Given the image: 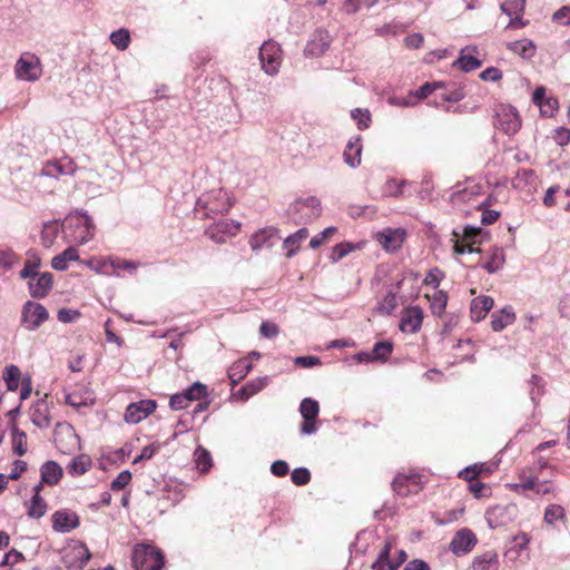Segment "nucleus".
<instances>
[{"label":"nucleus","mask_w":570,"mask_h":570,"mask_svg":"<svg viewBox=\"0 0 570 570\" xmlns=\"http://www.w3.org/2000/svg\"><path fill=\"white\" fill-rule=\"evenodd\" d=\"M199 189H204L196 199L194 208L195 216L199 219L215 218L226 214L233 206L232 199L226 189L216 184L212 178L199 175L194 176Z\"/></svg>","instance_id":"1"},{"label":"nucleus","mask_w":570,"mask_h":570,"mask_svg":"<svg viewBox=\"0 0 570 570\" xmlns=\"http://www.w3.org/2000/svg\"><path fill=\"white\" fill-rule=\"evenodd\" d=\"M65 238L77 245H83L95 236L96 226L86 213L70 214L65 219Z\"/></svg>","instance_id":"2"},{"label":"nucleus","mask_w":570,"mask_h":570,"mask_svg":"<svg viewBox=\"0 0 570 570\" xmlns=\"http://www.w3.org/2000/svg\"><path fill=\"white\" fill-rule=\"evenodd\" d=\"M131 564L135 570H161L165 566V554L154 543H137L131 550Z\"/></svg>","instance_id":"3"},{"label":"nucleus","mask_w":570,"mask_h":570,"mask_svg":"<svg viewBox=\"0 0 570 570\" xmlns=\"http://www.w3.org/2000/svg\"><path fill=\"white\" fill-rule=\"evenodd\" d=\"M494 127L507 135H514L521 128V117L511 105H499L494 114Z\"/></svg>","instance_id":"4"},{"label":"nucleus","mask_w":570,"mask_h":570,"mask_svg":"<svg viewBox=\"0 0 570 570\" xmlns=\"http://www.w3.org/2000/svg\"><path fill=\"white\" fill-rule=\"evenodd\" d=\"M14 73L18 79L26 81H36L42 75L40 59L30 52L21 55L14 67Z\"/></svg>","instance_id":"5"},{"label":"nucleus","mask_w":570,"mask_h":570,"mask_svg":"<svg viewBox=\"0 0 570 570\" xmlns=\"http://www.w3.org/2000/svg\"><path fill=\"white\" fill-rule=\"evenodd\" d=\"M259 59L262 68L267 75H276L282 62V50L279 46L273 41L264 42L259 48Z\"/></svg>","instance_id":"6"},{"label":"nucleus","mask_w":570,"mask_h":570,"mask_svg":"<svg viewBox=\"0 0 570 570\" xmlns=\"http://www.w3.org/2000/svg\"><path fill=\"white\" fill-rule=\"evenodd\" d=\"M48 318L49 313L43 305L32 301L24 303L21 312V323L27 330H37Z\"/></svg>","instance_id":"7"},{"label":"nucleus","mask_w":570,"mask_h":570,"mask_svg":"<svg viewBox=\"0 0 570 570\" xmlns=\"http://www.w3.org/2000/svg\"><path fill=\"white\" fill-rule=\"evenodd\" d=\"M299 413L304 419V422L301 424V433L304 435H311L317 431L316 417L320 413L318 402L306 397L301 402Z\"/></svg>","instance_id":"8"},{"label":"nucleus","mask_w":570,"mask_h":570,"mask_svg":"<svg viewBox=\"0 0 570 570\" xmlns=\"http://www.w3.org/2000/svg\"><path fill=\"white\" fill-rule=\"evenodd\" d=\"M240 228V223L233 219H223L206 229V235L217 244L227 242L235 236Z\"/></svg>","instance_id":"9"},{"label":"nucleus","mask_w":570,"mask_h":570,"mask_svg":"<svg viewBox=\"0 0 570 570\" xmlns=\"http://www.w3.org/2000/svg\"><path fill=\"white\" fill-rule=\"evenodd\" d=\"M77 165L70 157H63L57 160H48L43 164L40 175L58 178L60 176L73 175Z\"/></svg>","instance_id":"10"},{"label":"nucleus","mask_w":570,"mask_h":570,"mask_svg":"<svg viewBox=\"0 0 570 570\" xmlns=\"http://www.w3.org/2000/svg\"><path fill=\"white\" fill-rule=\"evenodd\" d=\"M374 238L386 252H395L401 248L405 239V230L403 228H385L377 232Z\"/></svg>","instance_id":"11"},{"label":"nucleus","mask_w":570,"mask_h":570,"mask_svg":"<svg viewBox=\"0 0 570 570\" xmlns=\"http://www.w3.org/2000/svg\"><path fill=\"white\" fill-rule=\"evenodd\" d=\"M156 410V402L153 400H141L130 403L125 412V421L129 424H137Z\"/></svg>","instance_id":"12"},{"label":"nucleus","mask_w":570,"mask_h":570,"mask_svg":"<svg viewBox=\"0 0 570 570\" xmlns=\"http://www.w3.org/2000/svg\"><path fill=\"white\" fill-rule=\"evenodd\" d=\"M423 322V309L420 306H409L402 312L400 330L404 333H416Z\"/></svg>","instance_id":"13"},{"label":"nucleus","mask_w":570,"mask_h":570,"mask_svg":"<svg viewBox=\"0 0 570 570\" xmlns=\"http://www.w3.org/2000/svg\"><path fill=\"white\" fill-rule=\"evenodd\" d=\"M476 544V538L474 533L469 529H462L453 537L450 548L451 551L456 554L468 553Z\"/></svg>","instance_id":"14"},{"label":"nucleus","mask_w":570,"mask_h":570,"mask_svg":"<svg viewBox=\"0 0 570 570\" xmlns=\"http://www.w3.org/2000/svg\"><path fill=\"white\" fill-rule=\"evenodd\" d=\"M79 525V517L69 510H59L52 514V528L59 532H70Z\"/></svg>","instance_id":"15"},{"label":"nucleus","mask_w":570,"mask_h":570,"mask_svg":"<svg viewBox=\"0 0 570 570\" xmlns=\"http://www.w3.org/2000/svg\"><path fill=\"white\" fill-rule=\"evenodd\" d=\"M478 55V47L466 46L461 49L459 58L453 62V67H458L465 72L475 70L481 67V61L476 57Z\"/></svg>","instance_id":"16"},{"label":"nucleus","mask_w":570,"mask_h":570,"mask_svg":"<svg viewBox=\"0 0 570 570\" xmlns=\"http://www.w3.org/2000/svg\"><path fill=\"white\" fill-rule=\"evenodd\" d=\"M36 277L37 278L33 277L28 283L30 295L33 298L46 297L49 294L50 289L52 288V284H53L52 274L49 272H46V273L37 275Z\"/></svg>","instance_id":"17"},{"label":"nucleus","mask_w":570,"mask_h":570,"mask_svg":"<svg viewBox=\"0 0 570 570\" xmlns=\"http://www.w3.org/2000/svg\"><path fill=\"white\" fill-rule=\"evenodd\" d=\"M485 520L491 529L507 525L511 521L510 509L497 505L485 512Z\"/></svg>","instance_id":"18"},{"label":"nucleus","mask_w":570,"mask_h":570,"mask_svg":"<svg viewBox=\"0 0 570 570\" xmlns=\"http://www.w3.org/2000/svg\"><path fill=\"white\" fill-rule=\"evenodd\" d=\"M207 386L200 382L194 383L189 389H187L183 394H180V400L186 399L188 401H200L197 404L198 411H202L207 407Z\"/></svg>","instance_id":"19"},{"label":"nucleus","mask_w":570,"mask_h":570,"mask_svg":"<svg viewBox=\"0 0 570 570\" xmlns=\"http://www.w3.org/2000/svg\"><path fill=\"white\" fill-rule=\"evenodd\" d=\"M482 465L474 464L473 466L466 468L464 471L460 472V476L470 481L469 489L474 494L475 498H481L485 495L488 491V487L479 481H473L476 475L480 473Z\"/></svg>","instance_id":"20"},{"label":"nucleus","mask_w":570,"mask_h":570,"mask_svg":"<svg viewBox=\"0 0 570 570\" xmlns=\"http://www.w3.org/2000/svg\"><path fill=\"white\" fill-rule=\"evenodd\" d=\"M332 38L327 31H317L314 38L306 45L305 53L321 56L330 47Z\"/></svg>","instance_id":"21"},{"label":"nucleus","mask_w":570,"mask_h":570,"mask_svg":"<svg viewBox=\"0 0 570 570\" xmlns=\"http://www.w3.org/2000/svg\"><path fill=\"white\" fill-rule=\"evenodd\" d=\"M71 558L69 567L82 568L90 559L91 554L86 544L78 542L70 547L65 554V559Z\"/></svg>","instance_id":"22"},{"label":"nucleus","mask_w":570,"mask_h":570,"mask_svg":"<svg viewBox=\"0 0 570 570\" xmlns=\"http://www.w3.org/2000/svg\"><path fill=\"white\" fill-rule=\"evenodd\" d=\"M62 468L55 461H47L40 469L41 481L39 484L56 485L62 478Z\"/></svg>","instance_id":"23"},{"label":"nucleus","mask_w":570,"mask_h":570,"mask_svg":"<svg viewBox=\"0 0 570 570\" xmlns=\"http://www.w3.org/2000/svg\"><path fill=\"white\" fill-rule=\"evenodd\" d=\"M493 298L490 296H479L471 302L470 313L474 322L483 320L493 307Z\"/></svg>","instance_id":"24"},{"label":"nucleus","mask_w":570,"mask_h":570,"mask_svg":"<svg viewBox=\"0 0 570 570\" xmlns=\"http://www.w3.org/2000/svg\"><path fill=\"white\" fill-rule=\"evenodd\" d=\"M515 321V313L511 306H505L491 316V327L494 332H500Z\"/></svg>","instance_id":"25"},{"label":"nucleus","mask_w":570,"mask_h":570,"mask_svg":"<svg viewBox=\"0 0 570 570\" xmlns=\"http://www.w3.org/2000/svg\"><path fill=\"white\" fill-rule=\"evenodd\" d=\"M92 468V460L88 454H79L75 456L67 465V472L71 476H80Z\"/></svg>","instance_id":"26"},{"label":"nucleus","mask_w":570,"mask_h":570,"mask_svg":"<svg viewBox=\"0 0 570 570\" xmlns=\"http://www.w3.org/2000/svg\"><path fill=\"white\" fill-rule=\"evenodd\" d=\"M41 484H37L33 488V497L30 500L28 505V515L33 519H39L43 517L47 512V502L40 495Z\"/></svg>","instance_id":"27"},{"label":"nucleus","mask_w":570,"mask_h":570,"mask_svg":"<svg viewBox=\"0 0 570 570\" xmlns=\"http://www.w3.org/2000/svg\"><path fill=\"white\" fill-rule=\"evenodd\" d=\"M277 228L265 227L254 233L249 239V245L253 250H259L268 245V242L277 235Z\"/></svg>","instance_id":"28"},{"label":"nucleus","mask_w":570,"mask_h":570,"mask_svg":"<svg viewBox=\"0 0 570 570\" xmlns=\"http://www.w3.org/2000/svg\"><path fill=\"white\" fill-rule=\"evenodd\" d=\"M362 145L361 139L350 140L344 150V161L352 168H356L361 164Z\"/></svg>","instance_id":"29"},{"label":"nucleus","mask_w":570,"mask_h":570,"mask_svg":"<svg viewBox=\"0 0 570 570\" xmlns=\"http://www.w3.org/2000/svg\"><path fill=\"white\" fill-rule=\"evenodd\" d=\"M268 376L256 377L249 382H247L242 389L238 390L237 396L242 400L246 401L250 396L261 392L268 384Z\"/></svg>","instance_id":"30"},{"label":"nucleus","mask_w":570,"mask_h":570,"mask_svg":"<svg viewBox=\"0 0 570 570\" xmlns=\"http://www.w3.org/2000/svg\"><path fill=\"white\" fill-rule=\"evenodd\" d=\"M393 547V541L387 540L384 548L381 550L376 561L372 564L373 570H396L397 563L390 559V553Z\"/></svg>","instance_id":"31"},{"label":"nucleus","mask_w":570,"mask_h":570,"mask_svg":"<svg viewBox=\"0 0 570 570\" xmlns=\"http://www.w3.org/2000/svg\"><path fill=\"white\" fill-rule=\"evenodd\" d=\"M473 570H498L499 569V557L494 551H487L481 556L475 557Z\"/></svg>","instance_id":"32"},{"label":"nucleus","mask_w":570,"mask_h":570,"mask_svg":"<svg viewBox=\"0 0 570 570\" xmlns=\"http://www.w3.org/2000/svg\"><path fill=\"white\" fill-rule=\"evenodd\" d=\"M308 237V229L301 228L296 233L289 235L285 238L283 243L284 249L287 250V257H292L298 250L302 242H304Z\"/></svg>","instance_id":"33"},{"label":"nucleus","mask_w":570,"mask_h":570,"mask_svg":"<svg viewBox=\"0 0 570 570\" xmlns=\"http://www.w3.org/2000/svg\"><path fill=\"white\" fill-rule=\"evenodd\" d=\"M78 259V250L73 246H69L61 254L52 258L51 266L57 271H66L69 262H76Z\"/></svg>","instance_id":"34"},{"label":"nucleus","mask_w":570,"mask_h":570,"mask_svg":"<svg viewBox=\"0 0 570 570\" xmlns=\"http://www.w3.org/2000/svg\"><path fill=\"white\" fill-rule=\"evenodd\" d=\"M508 48L524 59H531L535 55V45L530 39H522L510 42Z\"/></svg>","instance_id":"35"},{"label":"nucleus","mask_w":570,"mask_h":570,"mask_svg":"<svg viewBox=\"0 0 570 570\" xmlns=\"http://www.w3.org/2000/svg\"><path fill=\"white\" fill-rule=\"evenodd\" d=\"M31 420L38 428H47L50 424L48 405L46 402H38L31 410Z\"/></svg>","instance_id":"36"},{"label":"nucleus","mask_w":570,"mask_h":570,"mask_svg":"<svg viewBox=\"0 0 570 570\" xmlns=\"http://www.w3.org/2000/svg\"><path fill=\"white\" fill-rule=\"evenodd\" d=\"M252 364L246 360L242 358L235 362L228 372V376L232 383L235 385L242 381L250 371Z\"/></svg>","instance_id":"37"},{"label":"nucleus","mask_w":570,"mask_h":570,"mask_svg":"<svg viewBox=\"0 0 570 570\" xmlns=\"http://www.w3.org/2000/svg\"><path fill=\"white\" fill-rule=\"evenodd\" d=\"M59 233L60 226L57 220L43 224V228L41 230V244L47 248L51 247Z\"/></svg>","instance_id":"38"},{"label":"nucleus","mask_w":570,"mask_h":570,"mask_svg":"<svg viewBox=\"0 0 570 570\" xmlns=\"http://www.w3.org/2000/svg\"><path fill=\"white\" fill-rule=\"evenodd\" d=\"M425 297L431 303V311L434 315L441 316L448 304V296L443 291L434 292L432 295L426 294Z\"/></svg>","instance_id":"39"},{"label":"nucleus","mask_w":570,"mask_h":570,"mask_svg":"<svg viewBox=\"0 0 570 570\" xmlns=\"http://www.w3.org/2000/svg\"><path fill=\"white\" fill-rule=\"evenodd\" d=\"M21 371L18 366L11 364L4 368L3 380L9 391H16L19 387Z\"/></svg>","instance_id":"40"},{"label":"nucleus","mask_w":570,"mask_h":570,"mask_svg":"<svg viewBox=\"0 0 570 570\" xmlns=\"http://www.w3.org/2000/svg\"><path fill=\"white\" fill-rule=\"evenodd\" d=\"M504 253L501 248H493L491 252L490 259L483 265V268L487 269L488 273L493 274L498 272L504 264Z\"/></svg>","instance_id":"41"},{"label":"nucleus","mask_w":570,"mask_h":570,"mask_svg":"<svg viewBox=\"0 0 570 570\" xmlns=\"http://www.w3.org/2000/svg\"><path fill=\"white\" fill-rule=\"evenodd\" d=\"M111 43L119 50H126L130 43V32L126 28L112 31L110 35Z\"/></svg>","instance_id":"42"},{"label":"nucleus","mask_w":570,"mask_h":570,"mask_svg":"<svg viewBox=\"0 0 570 570\" xmlns=\"http://www.w3.org/2000/svg\"><path fill=\"white\" fill-rule=\"evenodd\" d=\"M500 8L509 17L522 16L525 9V0H505Z\"/></svg>","instance_id":"43"},{"label":"nucleus","mask_w":570,"mask_h":570,"mask_svg":"<svg viewBox=\"0 0 570 570\" xmlns=\"http://www.w3.org/2000/svg\"><path fill=\"white\" fill-rule=\"evenodd\" d=\"M411 484H417V478L415 475L399 474L392 483L394 491L400 495H406L409 491L405 490V487Z\"/></svg>","instance_id":"44"},{"label":"nucleus","mask_w":570,"mask_h":570,"mask_svg":"<svg viewBox=\"0 0 570 570\" xmlns=\"http://www.w3.org/2000/svg\"><path fill=\"white\" fill-rule=\"evenodd\" d=\"M12 448L19 456L27 452V434L17 426L12 428Z\"/></svg>","instance_id":"45"},{"label":"nucleus","mask_w":570,"mask_h":570,"mask_svg":"<svg viewBox=\"0 0 570 570\" xmlns=\"http://www.w3.org/2000/svg\"><path fill=\"white\" fill-rule=\"evenodd\" d=\"M397 306L396 295L389 292L383 299L377 304L376 311L383 315H390Z\"/></svg>","instance_id":"46"},{"label":"nucleus","mask_w":570,"mask_h":570,"mask_svg":"<svg viewBox=\"0 0 570 570\" xmlns=\"http://www.w3.org/2000/svg\"><path fill=\"white\" fill-rule=\"evenodd\" d=\"M358 248V245H354L348 242H344L337 244L333 247L332 254L330 256L331 261L336 263L341 261L343 257L352 253L354 249Z\"/></svg>","instance_id":"47"},{"label":"nucleus","mask_w":570,"mask_h":570,"mask_svg":"<svg viewBox=\"0 0 570 570\" xmlns=\"http://www.w3.org/2000/svg\"><path fill=\"white\" fill-rule=\"evenodd\" d=\"M40 266V258L33 255L24 262L23 268L20 271L21 278H33L38 274V268Z\"/></svg>","instance_id":"48"},{"label":"nucleus","mask_w":570,"mask_h":570,"mask_svg":"<svg viewBox=\"0 0 570 570\" xmlns=\"http://www.w3.org/2000/svg\"><path fill=\"white\" fill-rule=\"evenodd\" d=\"M195 463L199 471L206 472L212 466V456L208 451L203 448H198L194 452Z\"/></svg>","instance_id":"49"},{"label":"nucleus","mask_w":570,"mask_h":570,"mask_svg":"<svg viewBox=\"0 0 570 570\" xmlns=\"http://www.w3.org/2000/svg\"><path fill=\"white\" fill-rule=\"evenodd\" d=\"M393 345L390 342H379L374 345L372 354L374 361H386L391 355Z\"/></svg>","instance_id":"50"},{"label":"nucleus","mask_w":570,"mask_h":570,"mask_svg":"<svg viewBox=\"0 0 570 570\" xmlns=\"http://www.w3.org/2000/svg\"><path fill=\"white\" fill-rule=\"evenodd\" d=\"M566 512L563 507L559 504H550L544 511V521L549 524L554 523L557 520H563Z\"/></svg>","instance_id":"51"},{"label":"nucleus","mask_w":570,"mask_h":570,"mask_svg":"<svg viewBox=\"0 0 570 570\" xmlns=\"http://www.w3.org/2000/svg\"><path fill=\"white\" fill-rule=\"evenodd\" d=\"M131 481V473L128 470L121 471L117 478L111 482L110 489L112 491L124 490Z\"/></svg>","instance_id":"52"},{"label":"nucleus","mask_w":570,"mask_h":570,"mask_svg":"<svg viewBox=\"0 0 570 570\" xmlns=\"http://www.w3.org/2000/svg\"><path fill=\"white\" fill-rule=\"evenodd\" d=\"M352 117L357 121L358 128H367L371 121V115L367 109H355L352 111Z\"/></svg>","instance_id":"53"},{"label":"nucleus","mask_w":570,"mask_h":570,"mask_svg":"<svg viewBox=\"0 0 570 570\" xmlns=\"http://www.w3.org/2000/svg\"><path fill=\"white\" fill-rule=\"evenodd\" d=\"M291 478L296 485H304L309 482L311 473L305 468H297L293 470Z\"/></svg>","instance_id":"54"},{"label":"nucleus","mask_w":570,"mask_h":570,"mask_svg":"<svg viewBox=\"0 0 570 570\" xmlns=\"http://www.w3.org/2000/svg\"><path fill=\"white\" fill-rule=\"evenodd\" d=\"M439 87H441L440 82H425L416 91L411 92L410 96H413L417 99H424Z\"/></svg>","instance_id":"55"},{"label":"nucleus","mask_w":570,"mask_h":570,"mask_svg":"<svg viewBox=\"0 0 570 570\" xmlns=\"http://www.w3.org/2000/svg\"><path fill=\"white\" fill-rule=\"evenodd\" d=\"M552 20L554 22L569 26L570 24V6H563L560 9H558L553 16Z\"/></svg>","instance_id":"56"},{"label":"nucleus","mask_w":570,"mask_h":570,"mask_svg":"<svg viewBox=\"0 0 570 570\" xmlns=\"http://www.w3.org/2000/svg\"><path fill=\"white\" fill-rule=\"evenodd\" d=\"M459 236H460L459 233H456V232L453 233V237L455 238L454 245H453V250L455 254L462 255L464 253H473V252L479 253L480 252V249H474L471 244L464 245L462 242L459 240Z\"/></svg>","instance_id":"57"},{"label":"nucleus","mask_w":570,"mask_h":570,"mask_svg":"<svg viewBox=\"0 0 570 570\" xmlns=\"http://www.w3.org/2000/svg\"><path fill=\"white\" fill-rule=\"evenodd\" d=\"M80 312L77 309L61 308L58 311V320L62 323H70L80 317Z\"/></svg>","instance_id":"58"},{"label":"nucleus","mask_w":570,"mask_h":570,"mask_svg":"<svg viewBox=\"0 0 570 570\" xmlns=\"http://www.w3.org/2000/svg\"><path fill=\"white\" fill-rule=\"evenodd\" d=\"M553 140L557 145L563 147L570 141V130L564 127H559L554 130Z\"/></svg>","instance_id":"59"},{"label":"nucleus","mask_w":570,"mask_h":570,"mask_svg":"<svg viewBox=\"0 0 570 570\" xmlns=\"http://www.w3.org/2000/svg\"><path fill=\"white\" fill-rule=\"evenodd\" d=\"M520 479H521V482L518 483V484H514L513 485V489L517 491V492H520L521 490H533L535 489V485H537V481L538 479L537 478H525L523 474L520 475Z\"/></svg>","instance_id":"60"},{"label":"nucleus","mask_w":570,"mask_h":570,"mask_svg":"<svg viewBox=\"0 0 570 570\" xmlns=\"http://www.w3.org/2000/svg\"><path fill=\"white\" fill-rule=\"evenodd\" d=\"M23 560L24 556L20 551L12 549L8 553H6L3 560L0 562V566L16 564Z\"/></svg>","instance_id":"61"},{"label":"nucleus","mask_w":570,"mask_h":570,"mask_svg":"<svg viewBox=\"0 0 570 570\" xmlns=\"http://www.w3.org/2000/svg\"><path fill=\"white\" fill-rule=\"evenodd\" d=\"M294 363L302 367H313L321 364V360L317 356H297Z\"/></svg>","instance_id":"62"},{"label":"nucleus","mask_w":570,"mask_h":570,"mask_svg":"<svg viewBox=\"0 0 570 570\" xmlns=\"http://www.w3.org/2000/svg\"><path fill=\"white\" fill-rule=\"evenodd\" d=\"M557 108H558L557 100L553 98H547L542 102V106L540 107V111L542 115L551 117L554 114V111L557 110Z\"/></svg>","instance_id":"63"},{"label":"nucleus","mask_w":570,"mask_h":570,"mask_svg":"<svg viewBox=\"0 0 570 570\" xmlns=\"http://www.w3.org/2000/svg\"><path fill=\"white\" fill-rule=\"evenodd\" d=\"M403 570H430V567L425 561L414 559L407 562Z\"/></svg>","instance_id":"64"}]
</instances>
